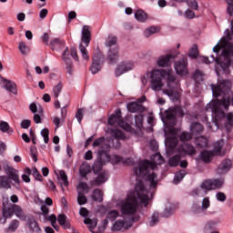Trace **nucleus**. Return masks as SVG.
<instances>
[{"label":"nucleus","instance_id":"bb28decb","mask_svg":"<svg viewBox=\"0 0 233 233\" xmlns=\"http://www.w3.org/2000/svg\"><path fill=\"white\" fill-rule=\"evenodd\" d=\"M195 145L198 148H207L208 147V138H207L205 136L198 137L195 139Z\"/></svg>","mask_w":233,"mask_h":233},{"label":"nucleus","instance_id":"864d4df0","mask_svg":"<svg viewBox=\"0 0 233 233\" xmlns=\"http://www.w3.org/2000/svg\"><path fill=\"white\" fill-rule=\"evenodd\" d=\"M106 218L107 219H109V221H114L115 219H117V218H119V211L111 210L107 213Z\"/></svg>","mask_w":233,"mask_h":233},{"label":"nucleus","instance_id":"e433bc0d","mask_svg":"<svg viewBox=\"0 0 233 233\" xmlns=\"http://www.w3.org/2000/svg\"><path fill=\"white\" fill-rule=\"evenodd\" d=\"M81 177H86L90 173V165L88 164H82L79 168Z\"/></svg>","mask_w":233,"mask_h":233},{"label":"nucleus","instance_id":"a19ab883","mask_svg":"<svg viewBox=\"0 0 233 233\" xmlns=\"http://www.w3.org/2000/svg\"><path fill=\"white\" fill-rule=\"evenodd\" d=\"M79 51L81 53L82 58L85 61H90V56H88V50H86V46H83V44H79Z\"/></svg>","mask_w":233,"mask_h":233},{"label":"nucleus","instance_id":"b1692460","mask_svg":"<svg viewBox=\"0 0 233 233\" xmlns=\"http://www.w3.org/2000/svg\"><path fill=\"white\" fill-rule=\"evenodd\" d=\"M170 59H172V55H167L165 56H160L157 61V66H160L161 68H167V66H169V65H170Z\"/></svg>","mask_w":233,"mask_h":233},{"label":"nucleus","instance_id":"393cba45","mask_svg":"<svg viewBox=\"0 0 233 233\" xmlns=\"http://www.w3.org/2000/svg\"><path fill=\"white\" fill-rule=\"evenodd\" d=\"M66 215L65 214H60L57 217V221L60 225V227L64 228L66 230H68L72 228V226L70 225V220H66Z\"/></svg>","mask_w":233,"mask_h":233},{"label":"nucleus","instance_id":"bf43d9fd","mask_svg":"<svg viewBox=\"0 0 233 233\" xmlns=\"http://www.w3.org/2000/svg\"><path fill=\"white\" fill-rule=\"evenodd\" d=\"M120 66L123 68L124 72H129V70H132L134 68V64L131 62L127 63H122L120 64Z\"/></svg>","mask_w":233,"mask_h":233},{"label":"nucleus","instance_id":"5fc2aeb1","mask_svg":"<svg viewBox=\"0 0 233 233\" xmlns=\"http://www.w3.org/2000/svg\"><path fill=\"white\" fill-rule=\"evenodd\" d=\"M41 136L42 137H44V142L46 144H48V141H50V130H48V128L45 127L41 130Z\"/></svg>","mask_w":233,"mask_h":233},{"label":"nucleus","instance_id":"6ab92c4d","mask_svg":"<svg viewBox=\"0 0 233 233\" xmlns=\"http://www.w3.org/2000/svg\"><path fill=\"white\" fill-rule=\"evenodd\" d=\"M108 179V173L102 172L98 175L96 178L90 181L91 187H99V185H103V183H106Z\"/></svg>","mask_w":233,"mask_h":233},{"label":"nucleus","instance_id":"aec40b11","mask_svg":"<svg viewBox=\"0 0 233 233\" xmlns=\"http://www.w3.org/2000/svg\"><path fill=\"white\" fill-rule=\"evenodd\" d=\"M103 156H99L98 159L96 161L94 162L93 166H92V169L94 174H99V172H101L103 170V165H105V163H106V160H103Z\"/></svg>","mask_w":233,"mask_h":233},{"label":"nucleus","instance_id":"7ed1b4c3","mask_svg":"<svg viewBox=\"0 0 233 233\" xmlns=\"http://www.w3.org/2000/svg\"><path fill=\"white\" fill-rule=\"evenodd\" d=\"M148 190L141 180H137L135 190L127 194L126 200L120 204V212L124 216H132L137 211L139 203L148 207Z\"/></svg>","mask_w":233,"mask_h":233},{"label":"nucleus","instance_id":"4468645a","mask_svg":"<svg viewBox=\"0 0 233 233\" xmlns=\"http://www.w3.org/2000/svg\"><path fill=\"white\" fill-rule=\"evenodd\" d=\"M5 172L8 177V179H11L15 185H21V179H19V173L15 168L12 167H7L5 169Z\"/></svg>","mask_w":233,"mask_h":233},{"label":"nucleus","instance_id":"0e129e2a","mask_svg":"<svg viewBox=\"0 0 233 233\" xmlns=\"http://www.w3.org/2000/svg\"><path fill=\"white\" fill-rule=\"evenodd\" d=\"M135 123L138 127H143V115L135 116Z\"/></svg>","mask_w":233,"mask_h":233},{"label":"nucleus","instance_id":"0eeeda50","mask_svg":"<svg viewBox=\"0 0 233 233\" xmlns=\"http://www.w3.org/2000/svg\"><path fill=\"white\" fill-rule=\"evenodd\" d=\"M223 185H225V177L219 178H208L202 182L201 188L203 190H219V188H223Z\"/></svg>","mask_w":233,"mask_h":233},{"label":"nucleus","instance_id":"39448f33","mask_svg":"<svg viewBox=\"0 0 233 233\" xmlns=\"http://www.w3.org/2000/svg\"><path fill=\"white\" fill-rule=\"evenodd\" d=\"M221 56L224 61H221V58L211 56L213 61L216 62L215 72L217 76H220L221 74L228 75L230 74V66H233V48L228 47L222 51Z\"/></svg>","mask_w":233,"mask_h":233},{"label":"nucleus","instance_id":"338daca9","mask_svg":"<svg viewBox=\"0 0 233 233\" xmlns=\"http://www.w3.org/2000/svg\"><path fill=\"white\" fill-rule=\"evenodd\" d=\"M106 141L105 137H101L99 138H96L94 142H93V147H100V145H104Z\"/></svg>","mask_w":233,"mask_h":233},{"label":"nucleus","instance_id":"58836bf2","mask_svg":"<svg viewBox=\"0 0 233 233\" xmlns=\"http://www.w3.org/2000/svg\"><path fill=\"white\" fill-rule=\"evenodd\" d=\"M85 225H88L90 230H94L97 227V218H85Z\"/></svg>","mask_w":233,"mask_h":233},{"label":"nucleus","instance_id":"de8ad7c7","mask_svg":"<svg viewBox=\"0 0 233 233\" xmlns=\"http://www.w3.org/2000/svg\"><path fill=\"white\" fill-rule=\"evenodd\" d=\"M140 105L136 102H131L127 104V110L128 112H131L132 114H136V112H138L140 108Z\"/></svg>","mask_w":233,"mask_h":233},{"label":"nucleus","instance_id":"f8f14e48","mask_svg":"<svg viewBox=\"0 0 233 233\" xmlns=\"http://www.w3.org/2000/svg\"><path fill=\"white\" fill-rule=\"evenodd\" d=\"M177 152L185 157V156H196L197 150L192 144H183L177 147Z\"/></svg>","mask_w":233,"mask_h":233},{"label":"nucleus","instance_id":"f03ea898","mask_svg":"<svg viewBox=\"0 0 233 233\" xmlns=\"http://www.w3.org/2000/svg\"><path fill=\"white\" fill-rule=\"evenodd\" d=\"M211 90L213 94V97H222L214 100L213 102L208 104L206 106V110H211L212 114L218 117L219 119H223L225 117V111L230 108V105L232 104V100L230 98V86H228V81L222 80L217 85H211ZM222 106V108H221Z\"/></svg>","mask_w":233,"mask_h":233},{"label":"nucleus","instance_id":"9b49d317","mask_svg":"<svg viewBox=\"0 0 233 233\" xmlns=\"http://www.w3.org/2000/svg\"><path fill=\"white\" fill-rule=\"evenodd\" d=\"M165 116H166L167 121H176L177 116L183 117L185 114L183 113V109L180 106H173V107H169L166 111Z\"/></svg>","mask_w":233,"mask_h":233},{"label":"nucleus","instance_id":"7c9ffc66","mask_svg":"<svg viewBox=\"0 0 233 233\" xmlns=\"http://www.w3.org/2000/svg\"><path fill=\"white\" fill-rule=\"evenodd\" d=\"M0 132L4 134H14V128L10 127V124L6 121L0 122Z\"/></svg>","mask_w":233,"mask_h":233},{"label":"nucleus","instance_id":"774afa93","mask_svg":"<svg viewBox=\"0 0 233 233\" xmlns=\"http://www.w3.org/2000/svg\"><path fill=\"white\" fill-rule=\"evenodd\" d=\"M226 116L227 123L229 127H233V111L228 113Z\"/></svg>","mask_w":233,"mask_h":233},{"label":"nucleus","instance_id":"20e7f679","mask_svg":"<svg viewBox=\"0 0 233 233\" xmlns=\"http://www.w3.org/2000/svg\"><path fill=\"white\" fill-rule=\"evenodd\" d=\"M150 160H143L139 163L138 167H134L133 172L137 177H145L146 181L150 183V188H157V174L152 172L151 170H156L157 165H163L165 163V158L160 153H156L151 157Z\"/></svg>","mask_w":233,"mask_h":233},{"label":"nucleus","instance_id":"6e6552de","mask_svg":"<svg viewBox=\"0 0 233 233\" xmlns=\"http://www.w3.org/2000/svg\"><path fill=\"white\" fill-rule=\"evenodd\" d=\"M102 149L98 150V156L106 157V163H112V165H117L118 163H123V157L118 155H113L110 157L108 155V150H110V145L105 144L101 147Z\"/></svg>","mask_w":233,"mask_h":233},{"label":"nucleus","instance_id":"37998d69","mask_svg":"<svg viewBox=\"0 0 233 233\" xmlns=\"http://www.w3.org/2000/svg\"><path fill=\"white\" fill-rule=\"evenodd\" d=\"M77 203L78 205H86L88 203V198H86V196H85V193L83 191H77Z\"/></svg>","mask_w":233,"mask_h":233},{"label":"nucleus","instance_id":"13d9d810","mask_svg":"<svg viewBox=\"0 0 233 233\" xmlns=\"http://www.w3.org/2000/svg\"><path fill=\"white\" fill-rule=\"evenodd\" d=\"M159 223V214L154 213L151 217V220L149 221V227H156Z\"/></svg>","mask_w":233,"mask_h":233},{"label":"nucleus","instance_id":"1a4fd4ad","mask_svg":"<svg viewBox=\"0 0 233 233\" xmlns=\"http://www.w3.org/2000/svg\"><path fill=\"white\" fill-rule=\"evenodd\" d=\"M107 123L111 127H114V125L117 124L118 127L124 128V130H130V125L127 124L123 118H121V109H116L115 111V115L113 114L108 117Z\"/></svg>","mask_w":233,"mask_h":233},{"label":"nucleus","instance_id":"f3484780","mask_svg":"<svg viewBox=\"0 0 233 233\" xmlns=\"http://www.w3.org/2000/svg\"><path fill=\"white\" fill-rule=\"evenodd\" d=\"M3 81V87L10 94L14 96H17V85L15 84L14 81L8 80L6 78H2Z\"/></svg>","mask_w":233,"mask_h":233},{"label":"nucleus","instance_id":"ddd939ff","mask_svg":"<svg viewBox=\"0 0 233 233\" xmlns=\"http://www.w3.org/2000/svg\"><path fill=\"white\" fill-rule=\"evenodd\" d=\"M188 62L186 59H182L175 63V70L178 76L182 77L188 75V69L187 68Z\"/></svg>","mask_w":233,"mask_h":233},{"label":"nucleus","instance_id":"9d476101","mask_svg":"<svg viewBox=\"0 0 233 233\" xmlns=\"http://www.w3.org/2000/svg\"><path fill=\"white\" fill-rule=\"evenodd\" d=\"M105 63V56L103 53L98 52L93 56V62L90 67L92 74H97L101 70V65Z\"/></svg>","mask_w":233,"mask_h":233},{"label":"nucleus","instance_id":"c756f323","mask_svg":"<svg viewBox=\"0 0 233 233\" xmlns=\"http://www.w3.org/2000/svg\"><path fill=\"white\" fill-rule=\"evenodd\" d=\"M66 42L59 38H55L50 42L52 50H57L58 48H65Z\"/></svg>","mask_w":233,"mask_h":233},{"label":"nucleus","instance_id":"412c9836","mask_svg":"<svg viewBox=\"0 0 233 233\" xmlns=\"http://www.w3.org/2000/svg\"><path fill=\"white\" fill-rule=\"evenodd\" d=\"M225 143L223 142V139H220L213 144V150L211 152L213 153V156H225V154L221 153V150H223Z\"/></svg>","mask_w":233,"mask_h":233},{"label":"nucleus","instance_id":"f704fd0d","mask_svg":"<svg viewBox=\"0 0 233 233\" xmlns=\"http://www.w3.org/2000/svg\"><path fill=\"white\" fill-rule=\"evenodd\" d=\"M182 157L183 156L178 153V154L173 156L172 157H170L168 160L169 167H177V165H179V161H181Z\"/></svg>","mask_w":233,"mask_h":233},{"label":"nucleus","instance_id":"c03bdc74","mask_svg":"<svg viewBox=\"0 0 233 233\" xmlns=\"http://www.w3.org/2000/svg\"><path fill=\"white\" fill-rule=\"evenodd\" d=\"M198 56H199V51L198 50V45H193L189 50L188 56L191 59H198Z\"/></svg>","mask_w":233,"mask_h":233},{"label":"nucleus","instance_id":"f257e3e1","mask_svg":"<svg viewBox=\"0 0 233 233\" xmlns=\"http://www.w3.org/2000/svg\"><path fill=\"white\" fill-rule=\"evenodd\" d=\"M150 86L154 92H159L163 88V79H167V85L169 89H164L163 94L168 96L171 100L177 101L179 95V82L176 80V76L172 75V70L153 69L150 72Z\"/></svg>","mask_w":233,"mask_h":233},{"label":"nucleus","instance_id":"ea45409f","mask_svg":"<svg viewBox=\"0 0 233 233\" xmlns=\"http://www.w3.org/2000/svg\"><path fill=\"white\" fill-rule=\"evenodd\" d=\"M0 188H12V186H10V181L8 180V177L0 176Z\"/></svg>","mask_w":233,"mask_h":233},{"label":"nucleus","instance_id":"4d7b16f0","mask_svg":"<svg viewBox=\"0 0 233 233\" xmlns=\"http://www.w3.org/2000/svg\"><path fill=\"white\" fill-rule=\"evenodd\" d=\"M17 228H19V220L15 219L10 223V225L8 227V230H9V232H15V230H17Z\"/></svg>","mask_w":233,"mask_h":233},{"label":"nucleus","instance_id":"a18cd8bd","mask_svg":"<svg viewBox=\"0 0 233 233\" xmlns=\"http://www.w3.org/2000/svg\"><path fill=\"white\" fill-rule=\"evenodd\" d=\"M203 77H205V74H203L201 72V70L197 69L194 73H193V79L194 81H196L197 83H201V81H203Z\"/></svg>","mask_w":233,"mask_h":233},{"label":"nucleus","instance_id":"72a5a7b5","mask_svg":"<svg viewBox=\"0 0 233 233\" xmlns=\"http://www.w3.org/2000/svg\"><path fill=\"white\" fill-rule=\"evenodd\" d=\"M185 176H187V171H185L183 169L177 172L175 174L173 183L175 185H179V183H181V181H183V178L185 177Z\"/></svg>","mask_w":233,"mask_h":233},{"label":"nucleus","instance_id":"cd10ccee","mask_svg":"<svg viewBox=\"0 0 233 233\" xmlns=\"http://www.w3.org/2000/svg\"><path fill=\"white\" fill-rule=\"evenodd\" d=\"M214 156L215 155L212 153L211 150H203L200 153V159L204 163H210V161H212V157H214Z\"/></svg>","mask_w":233,"mask_h":233},{"label":"nucleus","instance_id":"603ef678","mask_svg":"<svg viewBox=\"0 0 233 233\" xmlns=\"http://www.w3.org/2000/svg\"><path fill=\"white\" fill-rule=\"evenodd\" d=\"M157 32H159V27L151 26L145 30L144 35L146 37H150V35H152V34H156Z\"/></svg>","mask_w":233,"mask_h":233},{"label":"nucleus","instance_id":"c85d7f7f","mask_svg":"<svg viewBox=\"0 0 233 233\" xmlns=\"http://www.w3.org/2000/svg\"><path fill=\"white\" fill-rule=\"evenodd\" d=\"M126 225L127 222H125V220H116L112 226V230L113 232H121V230H127Z\"/></svg>","mask_w":233,"mask_h":233},{"label":"nucleus","instance_id":"c9c22d12","mask_svg":"<svg viewBox=\"0 0 233 233\" xmlns=\"http://www.w3.org/2000/svg\"><path fill=\"white\" fill-rule=\"evenodd\" d=\"M192 136H194L192 133H189V132H187V131H183L178 136V139H180V141L182 143H187V141H192Z\"/></svg>","mask_w":233,"mask_h":233},{"label":"nucleus","instance_id":"dca6fc26","mask_svg":"<svg viewBox=\"0 0 233 233\" xmlns=\"http://www.w3.org/2000/svg\"><path fill=\"white\" fill-rule=\"evenodd\" d=\"M14 204H8V198L6 202H3L2 214L5 218L4 223H6V219L14 216Z\"/></svg>","mask_w":233,"mask_h":233},{"label":"nucleus","instance_id":"e2e57ef3","mask_svg":"<svg viewBox=\"0 0 233 233\" xmlns=\"http://www.w3.org/2000/svg\"><path fill=\"white\" fill-rule=\"evenodd\" d=\"M31 125H32V121H30L29 119H24L20 123L21 128H24L25 130H26L27 128H30Z\"/></svg>","mask_w":233,"mask_h":233},{"label":"nucleus","instance_id":"8fccbe9b","mask_svg":"<svg viewBox=\"0 0 233 233\" xmlns=\"http://www.w3.org/2000/svg\"><path fill=\"white\" fill-rule=\"evenodd\" d=\"M59 176L64 187H68L70 182H68V176H66V172H65V170H60Z\"/></svg>","mask_w":233,"mask_h":233},{"label":"nucleus","instance_id":"69168bd1","mask_svg":"<svg viewBox=\"0 0 233 233\" xmlns=\"http://www.w3.org/2000/svg\"><path fill=\"white\" fill-rule=\"evenodd\" d=\"M186 19H194V17H196V13H194V11L187 9L185 11L184 14Z\"/></svg>","mask_w":233,"mask_h":233},{"label":"nucleus","instance_id":"6e6d98bb","mask_svg":"<svg viewBox=\"0 0 233 233\" xmlns=\"http://www.w3.org/2000/svg\"><path fill=\"white\" fill-rule=\"evenodd\" d=\"M86 192V194H88V190H90V187H88V184L86 182H80L77 186V192Z\"/></svg>","mask_w":233,"mask_h":233},{"label":"nucleus","instance_id":"a211bd4d","mask_svg":"<svg viewBox=\"0 0 233 233\" xmlns=\"http://www.w3.org/2000/svg\"><path fill=\"white\" fill-rule=\"evenodd\" d=\"M81 41L85 44V46H88L92 41V33L88 25H84L82 28Z\"/></svg>","mask_w":233,"mask_h":233},{"label":"nucleus","instance_id":"49530a36","mask_svg":"<svg viewBox=\"0 0 233 233\" xmlns=\"http://www.w3.org/2000/svg\"><path fill=\"white\" fill-rule=\"evenodd\" d=\"M63 90V83L59 82L56 86L53 87V96L57 99L59 97V95L61 94V91Z\"/></svg>","mask_w":233,"mask_h":233},{"label":"nucleus","instance_id":"680f3d73","mask_svg":"<svg viewBox=\"0 0 233 233\" xmlns=\"http://www.w3.org/2000/svg\"><path fill=\"white\" fill-rule=\"evenodd\" d=\"M186 3L189 8H192V10H198V5L196 0H186Z\"/></svg>","mask_w":233,"mask_h":233},{"label":"nucleus","instance_id":"4c0bfd02","mask_svg":"<svg viewBox=\"0 0 233 233\" xmlns=\"http://www.w3.org/2000/svg\"><path fill=\"white\" fill-rule=\"evenodd\" d=\"M110 134L115 137V139H126L125 133L119 129H110Z\"/></svg>","mask_w":233,"mask_h":233},{"label":"nucleus","instance_id":"052dcab7","mask_svg":"<svg viewBox=\"0 0 233 233\" xmlns=\"http://www.w3.org/2000/svg\"><path fill=\"white\" fill-rule=\"evenodd\" d=\"M32 175L34 176L35 179L36 181H40L43 182V176L41 175V173L39 172V170H37V167H34L33 168V173Z\"/></svg>","mask_w":233,"mask_h":233},{"label":"nucleus","instance_id":"4be33fe9","mask_svg":"<svg viewBox=\"0 0 233 233\" xmlns=\"http://www.w3.org/2000/svg\"><path fill=\"white\" fill-rule=\"evenodd\" d=\"M27 226L29 227L32 232H35V233L42 232L41 227H39V223L35 221V218H34V217L28 218Z\"/></svg>","mask_w":233,"mask_h":233},{"label":"nucleus","instance_id":"2eb2a0df","mask_svg":"<svg viewBox=\"0 0 233 233\" xmlns=\"http://www.w3.org/2000/svg\"><path fill=\"white\" fill-rule=\"evenodd\" d=\"M231 168L232 162L230 161V159H225L218 166L216 172L218 176H224V174L228 173Z\"/></svg>","mask_w":233,"mask_h":233},{"label":"nucleus","instance_id":"423d86ee","mask_svg":"<svg viewBox=\"0 0 233 233\" xmlns=\"http://www.w3.org/2000/svg\"><path fill=\"white\" fill-rule=\"evenodd\" d=\"M116 45H117V37L114 35H109L106 41V46L109 48L107 53L109 65H116L119 61V47ZM113 46L115 47L112 48Z\"/></svg>","mask_w":233,"mask_h":233},{"label":"nucleus","instance_id":"a878e982","mask_svg":"<svg viewBox=\"0 0 233 233\" xmlns=\"http://www.w3.org/2000/svg\"><path fill=\"white\" fill-rule=\"evenodd\" d=\"M13 214H15L16 218H18L22 221H26V215H25V212L23 211V208H21V206L13 204Z\"/></svg>","mask_w":233,"mask_h":233},{"label":"nucleus","instance_id":"09e8293b","mask_svg":"<svg viewBox=\"0 0 233 233\" xmlns=\"http://www.w3.org/2000/svg\"><path fill=\"white\" fill-rule=\"evenodd\" d=\"M47 221H50L51 227L55 228V230H59V226L57 225V217L55 214L50 215L47 218Z\"/></svg>","mask_w":233,"mask_h":233},{"label":"nucleus","instance_id":"3c124183","mask_svg":"<svg viewBox=\"0 0 233 233\" xmlns=\"http://www.w3.org/2000/svg\"><path fill=\"white\" fill-rule=\"evenodd\" d=\"M19 52L22 54V56H26L28 52H30V48L26 46V44L25 42H20L18 46Z\"/></svg>","mask_w":233,"mask_h":233},{"label":"nucleus","instance_id":"2f4dec72","mask_svg":"<svg viewBox=\"0 0 233 233\" xmlns=\"http://www.w3.org/2000/svg\"><path fill=\"white\" fill-rule=\"evenodd\" d=\"M135 18L137 21H139V23H145L147 19H148V16L147 15V13L145 11L138 9L135 12Z\"/></svg>","mask_w":233,"mask_h":233},{"label":"nucleus","instance_id":"5701e85b","mask_svg":"<svg viewBox=\"0 0 233 233\" xmlns=\"http://www.w3.org/2000/svg\"><path fill=\"white\" fill-rule=\"evenodd\" d=\"M205 127L199 122H193L190 126V132L193 136H199Z\"/></svg>","mask_w":233,"mask_h":233},{"label":"nucleus","instance_id":"79ce46f5","mask_svg":"<svg viewBox=\"0 0 233 233\" xmlns=\"http://www.w3.org/2000/svg\"><path fill=\"white\" fill-rule=\"evenodd\" d=\"M167 147L168 148H170L171 150H174V148H176V147H177V137H169L167 140Z\"/></svg>","mask_w":233,"mask_h":233},{"label":"nucleus","instance_id":"473e14b6","mask_svg":"<svg viewBox=\"0 0 233 233\" xmlns=\"http://www.w3.org/2000/svg\"><path fill=\"white\" fill-rule=\"evenodd\" d=\"M91 198H92L93 201H97L98 203H103V191H101V189H99V188L94 189Z\"/></svg>","mask_w":233,"mask_h":233}]
</instances>
